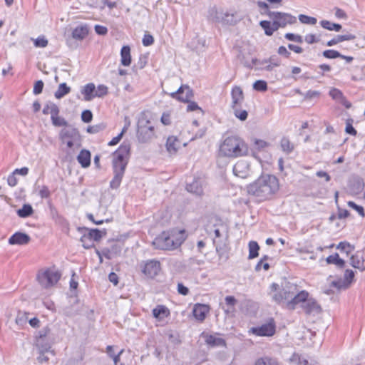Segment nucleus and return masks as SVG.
<instances>
[{"label":"nucleus","mask_w":365,"mask_h":365,"mask_svg":"<svg viewBox=\"0 0 365 365\" xmlns=\"http://www.w3.org/2000/svg\"><path fill=\"white\" fill-rule=\"evenodd\" d=\"M279 179L274 175L262 174L256 180L247 186V192L258 202L274 199L279 190Z\"/></svg>","instance_id":"1"},{"label":"nucleus","mask_w":365,"mask_h":365,"mask_svg":"<svg viewBox=\"0 0 365 365\" xmlns=\"http://www.w3.org/2000/svg\"><path fill=\"white\" fill-rule=\"evenodd\" d=\"M130 151V143L123 142L112 154V169L113 178L110 182V187L113 190L118 189L121 184L128 163Z\"/></svg>","instance_id":"2"},{"label":"nucleus","mask_w":365,"mask_h":365,"mask_svg":"<svg viewBox=\"0 0 365 365\" xmlns=\"http://www.w3.org/2000/svg\"><path fill=\"white\" fill-rule=\"evenodd\" d=\"M220 153L229 158H236L248 155L247 143L237 135H230L224 140L220 147Z\"/></svg>","instance_id":"3"},{"label":"nucleus","mask_w":365,"mask_h":365,"mask_svg":"<svg viewBox=\"0 0 365 365\" xmlns=\"http://www.w3.org/2000/svg\"><path fill=\"white\" fill-rule=\"evenodd\" d=\"M185 240L184 230H180L178 232H163L155 238L153 245L156 249L171 250L179 247Z\"/></svg>","instance_id":"4"},{"label":"nucleus","mask_w":365,"mask_h":365,"mask_svg":"<svg viewBox=\"0 0 365 365\" xmlns=\"http://www.w3.org/2000/svg\"><path fill=\"white\" fill-rule=\"evenodd\" d=\"M136 136L141 143H148L155 137V128L151 125L147 112L143 111L140 114Z\"/></svg>","instance_id":"5"},{"label":"nucleus","mask_w":365,"mask_h":365,"mask_svg":"<svg viewBox=\"0 0 365 365\" xmlns=\"http://www.w3.org/2000/svg\"><path fill=\"white\" fill-rule=\"evenodd\" d=\"M209 18L215 22L221 23L224 25H235L240 20L235 11H217L215 8L209 11Z\"/></svg>","instance_id":"6"},{"label":"nucleus","mask_w":365,"mask_h":365,"mask_svg":"<svg viewBox=\"0 0 365 365\" xmlns=\"http://www.w3.org/2000/svg\"><path fill=\"white\" fill-rule=\"evenodd\" d=\"M61 274L53 269H46L39 271L37 274V280L44 288H48L56 284L60 279Z\"/></svg>","instance_id":"7"},{"label":"nucleus","mask_w":365,"mask_h":365,"mask_svg":"<svg viewBox=\"0 0 365 365\" xmlns=\"http://www.w3.org/2000/svg\"><path fill=\"white\" fill-rule=\"evenodd\" d=\"M297 292V284L287 282L281 290L272 295V299L279 304L287 302Z\"/></svg>","instance_id":"8"},{"label":"nucleus","mask_w":365,"mask_h":365,"mask_svg":"<svg viewBox=\"0 0 365 365\" xmlns=\"http://www.w3.org/2000/svg\"><path fill=\"white\" fill-rule=\"evenodd\" d=\"M269 19L274 23V27L278 30L279 28H284L288 24H294L297 18L289 13L274 11L271 14Z\"/></svg>","instance_id":"9"},{"label":"nucleus","mask_w":365,"mask_h":365,"mask_svg":"<svg viewBox=\"0 0 365 365\" xmlns=\"http://www.w3.org/2000/svg\"><path fill=\"white\" fill-rule=\"evenodd\" d=\"M276 325L273 319L268 323L259 327H252L249 329V334H254L258 336H272L275 334Z\"/></svg>","instance_id":"10"},{"label":"nucleus","mask_w":365,"mask_h":365,"mask_svg":"<svg viewBox=\"0 0 365 365\" xmlns=\"http://www.w3.org/2000/svg\"><path fill=\"white\" fill-rule=\"evenodd\" d=\"M140 267L145 276L153 279L159 274L161 269V264L160 262L156 259H149L142 262Z\"/></svg>","instance_id":"11"},{"label":"nucleus","mask_w":365,"mask_h":365,"mask_svg":"<svg viewBox=\"0 0 365 365\" xmlns=\"http://www.w3.org/2000/svg\"><path fill=\"white\" fill-rule=\"evenodd\" d=\"M170 96L178 101L187 103L194 96L193 90L187 85H182L175 92H173Z\"/></svg>","instance_id":"12"},{"label":"nucleus","mask_w":365,"mask_h":365,"mask_svg":"<svg viewBox=\"0 0 365 365\" xmlns=\"http://www.w3.org/2000/svg\"><path fill=\"white\" fill-rule=\"evenodd\" d=\"M309 292L305 290L299 291L287 302V308L289 310L295 309L297 304H304L309 298Z\"/></svg>","instance_id":"13"},{"label":"nucleus","mask_w":365,"mask_h":365,"mask_svg":"<svg viewBox=\"0 0 365 365\" xmlns=\"http://www.w3.org/2000/svg\"><path fill=\"white\" fill-rule=\"evenodd\" d=\"M61 140H72L73 141H81V135L77 128L67 126L62 129L59 134Z\"/></svg>","instance_id":"14"},{"label":"nucleus","mask_w":365,"mask_h":365,"mask_svg":"<svg viewBox=\"0 0 365 365\" xmlns=\"http://www.w3.org/2000/svg\"><path fill=\"white\" fill-rule=\"evenodd\" d=\"M302 308L307 315H315L321 313L322 312L320 305L312 298H308L305 303L302 304Z\"/></svg>","instance_id":"15"},{"label":"nucleus","mask_w":365,"mask_h":365,"mask_svg":"<svg viewBox=\"0 0 365 365\" xmlns=\"http://www.w3.org/2000/svg\"><path fill=\"white\" fill-rule=\"evenodd\" d=\"M219 334L218 333L215 335L203 333L202 336L205 338L206 344L210 347H225L227 345L225 340L216 336Z\"/></svg>","instance_id":"16"},{"label":"nucleus","mask_w":365,"mask_h":365,"mask_svg":"<svg viewBox=\"0 0 365 365\" xmlns=\"http://www.w3.org/2000/svg\"><path fill=\"white\" fill-rule=\"evenodd\" d=\"M232 108L241 107L244 101V93L240 86H235L231 91Z\"/></svg>","instance_id":"17"},{"label":"nucleus","mask_w":365,"mask_h":365,"mask_svg":"<svg viewBox=\"0 0 365 365\" xmlns=\"http://www.w3.org/2000/svg\"><path fill=\"white\" fill-rule=\"evenodd\" d=\"M50 210H51V215L53 220H54V222L56 224L61 226L63 231L68 232L69 230L68 221L64 217H63L61 215H60L59 212H58V210L55 207L51 206Z\"/></svg>","instance_id":"18"},{"label":"nucleus","mask_w":365,"mask_h":365,"mask_svg":"<svg viewBox=\"0 0 365 365\" xmlns=\"http://www.w3.org/2000/svg\"><path fill=\"white\" fill-rule=\"evenodd\" d=\"M31 241V237L29 235L17 232L12 235L9 239V243L11 245H25L29 243Z\"/></svg>","instance_id":"19"},{"label":"nucleus","mask_w":365,"mask_h":365,"mask_svg":"<svg viewBox=\"0 0 365 365\" xmlns=\"http://www.w3.org/2000/svg\"><path fill=\"white\" fill-rule=\"evenodd\" d=\"M210 307L208 305L203 304H195L192 310L194 317L199 322H203L207 314L209 312Z\"/></svg>","instance_id":"20"},{"label":"nucleus","mask_w":365,"mask_h":365,"mask_svg":"<svg viewBox=\"0 0 365 365\" xmlns=\"http://www.w3.org/2000/svg\"><path fill=\"white\" fill-rule=\"evenodd\" d=\"M59 112L58 106H53L51 116L52 123L54 126H66V128L68 123L63 118L58 116Z\"/></svg>","instance_id":"21"},{"label":"nucleus","mask_w":365,"mask_h":365,"mask_svg":"<svg viewBox=\"0 0 365 365\" xmlns=\"http://www.w3.org/2000/svg\"><path fill=\"white\" fill-rule=\"evenodd\" d=\"M186 190L191 193L200 196L203 193L201 182L199 179L194 180L191 183H187Z\"/></svg>","instance_id":"22"},{"label":"nucleus","mask_w":365,"mask_h":365,"mask_svg":"<svg viewBox=\"0 0 365 365\" xmlns=\"http://www.w3.org/2000/svg\"><path fill=\"white\" fill-rule=\"evenodd\" d=\"M95 93L96 86L93 83L86 84L81 90V93L84 96V100L86 101H90L96 98Z\"/></svg>","instance_id":"23"},{"label":"nucleus","mask_w":365,"mask_h":365,"mask_svg":"<svg viewBox=\"0 0 365 365\" xmlns=\"http://www.w3.org/2000/svg\"><path fill=\"white\" fill-rule=\"evenodd\" d=\"M88 28L86 25L77 26L72 31V37L76 40L82 41L88 34Z\"/></svg>","instance_id":"24"},{"label":"nucleus","mask_w":365,"mask_h":365,"mask_svg":"<svg viewBox=\"0 0 365 365\" xmlns=\"http://www.w3.org/2000/svg\"><path fill=\"white\" fill-rule=\"evenodd\" d=\"M120 62L124 66H128L131 63L130 48L129 46H123L120 50Z\"/></svg>","instance_id":"25"},{"label":"nucleus","mask_w":365,"mask_h":365,"mask_svg":"<svg viewBox=\"0 0 365 365\" xmlns=\"http://www.w3.org/2000/svg\"><path fill=\"white\" fill-rule=\"evenodd\" d=\"M77 160L83 168H88L91 165V153L87 150H82Z\"/></svg>","instance_id":"26"},{"label":"nucleus","mask_w":365,"mask_h":365,"mask_svg":"<svg viewBox=\"0 0 365 365\" xmlns=\"http://www.w3.org/2000/svg\"><path fill=\"white\" fill-rule=\"evenodd\" d=\"M326 262L329 264H335L337 267L343 269L345 267V261L339 257L338 253L329 255L327 257Z\"/></svg>","instance_id":"27"},{"label":"nucleus","mask_w":365,"mask_h":365,"mask_svg":"<svg viewBox=\"0 0 365 365\" xmlns=\"http://www.w3.org/2000/svg\"><path fill=\"white\" fill-rule=\"evenodd\" d=\"M259 26L263 29L264 34L269 36H272L274 31H277V28L274 26V23H271L270 21H261Z\"/></svg>","instance_id":"28"},{"label":"nucleus","mask_w":365,"mask_h":365,"mask_svg":"<svg viewBox=\"0 0 365 365\" xmlns=\"http://www.w3.org/2000/svg\"><path fill=\"white\" fill-rule=\"evenodd\" d=\"M350 264L354 268L361 269V271L365 269L364 261L362 256L359 255H352L350 258Z\"/></svg>","instance_id":"29"},{"label":"nucleus","mask_w":365,"mask_h":365,"mask_svg":"<svg viewBox=\"0 0 365 365\" xmlns=\"http://www.w3.org/2000/svg\"><path fill=\"white\" fill-rule=\"evenodd\" d=\"M280 146L283 152L287 154L291 153L294 150V145L287 137H283L280 140Z\"/></svg>","instance_id":"30"},{"label":"nucleus","mask_w":365,"mask_h":365,"mask_svg":"<svg viewBox=\"0 0 365 365\" xmlns=\"http://www.w3.org/2000/svg\"><path fill=\"white\" fill-rule=\"evenodd\" d=\"M179 140L175 136H170L167 139L166 148L169 153H175L178 150L179 145Z\"/></svg>","instance_id":"31"},{"label":"nucleus","mask_w":365,"mask_h":365,"mask_svg":"<svg viewBox=\"0 0 365 365\" xmlns=\"http://www.w3.org/2000/svg\"><path fill=\"white\" fill-rule=\"evenodd\" d=\"M249 247V256L248 259H254L259 255V246L255 241H250L248 245Z\"/></svg>","instance_id":"32"},{"label":"nucleus","mask_w":365,"mask_h":365,"mask_svg":"<svg viewBox=\"0 0 365 365\" xmlns=\"http://www.w3.org/2000/svg\"><path fill=\"white\" fill-rule=\"evenodd\" d=\"M71 88L67 86L66 83H62L58 86L57 91L55 92L54 96L57 99L62 98L64 96L69 93Z\"/></svg>","instance_id":"33"},{"label":"nucleus","mask_w":365,"mask_h":365,"mask_svg":"<svg viewBox=\"0 0 365 365\" xmlns=\"http://www.w3.org/2000/svg\"><path fill=\"white\" fill-rule=\"evenodd\" d=\"M34 213L33 207L29 204H24L22 207L17 210V215L22 218L31 216Z\"/></svg>","instance_id":"34"},{"label":"nucleus","mask_w":365,"mask_h":365,"mask_svg":"<svg viewBox=\"0 0 365 365\" xmlns=\"http://www.w3.org/2000/svg\"><path fill=\"white\" fill-rule=\"evenodd\" d=\"M79 230H87L88 231V233H86L87 235V236L90 238V240L91 241H99L101 238H102V235H101V232L98 229H91V230H88L85 227L83 228H79L78 229Z\"/></svg>","instance_id":"35"},{"label":"nucleus","mask_w":365,"mask_h":365,"mask_svg":"<svg viewBox=\"0 0 365 365\" xmlns=\"http://www.w3.org/2000/svg\"><path fill=\"white\" fill-rule=\"evenodd\" d=\"M29 315L28 312L19 311L15 319L16 324L19 327L26 325L29 320Z\"/></svg>","instance_id":"36"},{"label":"nucleus","mask_w":365,"mask_h":365,"mask_svg":"<svg viewBox=\"0 0 365 365\" xmlns=\"http://www.w3.org/2000/svg\"><path fill=\"white\" fill-rule=\"evenodd\" d=\"M321 26L329 31H339L342 26L341 24L332 23L327 20H322L320 21Z\"/></svg>","instance_id":"37"},{"label":"nucleus","mask_w":365,"mask_h":365,"mask_svg":"<svg viewBox=\"0 0 365 365\" xmlns=\"http://www.w3.org/2000/svg\"><path fill=\"white\" fill-rule=\"evenodd\" d=\"M257 5L261 15H266L269 18L271 14L274 12L270 11L269 5L264 1H259L257 2Z\"/></svg>","instance_id":"38"},{"label":"nucleus","mask_w":365,"mask_h":365,"mask_svg":"<svg viewBox=\"0 0 365 365\" xmlns=\"http://www.w3.org/2000/svg\"><path fill=\"white\" fill-rule=\"evenodd\" d=\"M36 346L40 352L46 353L50 351L51 346L46 339H36Z\"/></svg>","instance_id":"39"},{"label":"nucleus","mask_w":365,"mask_h":365,"mask_svg":"<svg viewBox=\"0 0 365 365\" xmlns=\"http://www.w3.org/2000/svg\"><path fill=\"white\" fill-rule=\"evenodd\" d=\"M255 365H279V364L276 359L265 356L258 359Z\"/></svg>","instance_id":"40"},{"label":"nucleus","mask_w":365,"mask_h":365,"mask_svg":"<svg viewBox=\"0 0 365 365\" xmlns=\"http://www.w3.org/2000/svg\"><path fill=\"white\" fill-rule=\"evenodd\" d=\"M111 253L114 257H117L120 255L123 250V243L118 241H113L109 248Z\"/></svg>","instance_id":"41"},{"label":"nucleus","mask_w":365,"mask_h":365,"mask_svg":"<svg viewBox=\"0 0 365 365\" xmlns=\"http://www.w3.org/2000/svg\"><path fill=\"white\" fill-rule=\"evenodd\" d=\"M225 304L230 307L229 309L225 310L226 313H229L235 310V307L237 303V300L233 296H227L225 298Z\"/></svg>","instance_id":"42"},{"label":"nucleus","mask_w":365,"mask_h":365,"mask_svg":"<svg viewBox=\"0 0 365 365\" xmlns=\"http://www.w3.org/2000/svg\"><path fill=\"white\" fill-rule=\"evenodd\" d=\"M329 96L334 100L346 101V98L344 96L343 93L337 88H331L329 91Z\"/></svg>","instance_id":"43"},{"label":"nucleus","mask_w":365,"mask_h":365,"mask_svg":"<svg viewBox=\"0 0 365 365\" xmlns=\"http://www.w3.org/2000/svg\"><path fill=\"white\" fill-rule=\"evenodd\" d=\"M106 124L104 123H101L99 124H96L93 125H90L87 128V132L89 133H98L101 131H103L106 129Z\"/></svg>","instance_id":"44"},{"label":"nucleus","mask_w":365,"mask_h":365,"mask_svg":"<svg viewBox=\"0 0 365 365\" xmlns=\"http://www.w3.org/2000/svg\"><path fill=\"white\" fill-rule=\"evenodd\" d=\"M267 63H270L274 66L277 67L281 64V60L279 59V58L277 56L274 55V56H272L271 57H269L268 59H265L262 61H259L260 66H262Z\"/></svg>","instance_id":"45"},{"label":"nucleus","mask_w":365,"mask_h":365,"mask_svg":"<svg viewBox=\"0 0 365 365\" xmlns=\"http://www.w3.org/2000/svg\"><path fill=\"white\" fill-rule=\"evenodd\" d=\"M299 20L301 23L304 24L314 25L317 24V19L314 17L309 16L304 14H300L299 16Z\"/></svg>","instance_id":"46"},{"label":"nucleus","mask_w":365,"mask_h":365,"mask_svg":"<svg viewBox=\"0 0 365 365\" xmlns=\"http://www.w3.org/2000/svg\"><path fill=\"white\" fill-rule=\"evenodd\" d=\"M336 248L340 250L341 251L345 252L346 254H349L354 250V247L351 245L347 242H339Z\"/></svg>","instance_id":"47"},{"label":"nucleus","mask_w":365,"mask_h":365,"mask_svg":"<svg viewBox=\"0 0 365 365\" xmlns=\"http://www.w3.org/2000/svg\"><path fill=\"white\" fill-rule=\"evenodd\" d=\"M235 115L240 120L244 121L247 118L248 113L245 110H241V107L232 108Z\"/></svg>","instance_id":"48"},{"label":"nucleus","mask_w":365,"mask_h":365,"mask_svg":"<svg viewBox=\"0 0 365 365\" xmlns=\"http://www.w3.org/2000/svg\"><path fill=\"white\" fill-rule=\"evenodd\" d=\"M253 88L258 91H266L267 90V83L265 81L257 80L254 83Z\"/></svg>","instance_id":"49"},{"label":"nucleus","mask_w":365,"mask_h":365,"mask_svg":"<svg viewBox=\"0 0 365 365\" xmlns=\"http://www.w3.org/2000/svg\"><path fill=\"white\" fill-rule=\"evenodd\" d=\"M168 312V309L163 305H158L153 309V315L155 318H160Z\"/></svg>","instance_id":"50"},{"label":"nucleus","mask_w":365,"mask_h":365,"mask_svg":"<svg viewBox=\"0 0 365 365\" xmlns=\"http://www.w3.org/2000/svg\"><path fill=\"white\" fill-rule=\"evenodd\" d=\"M80 240L85 249H90L94 246L93 242L90 240L86 233L83 235Z\"/></svg>","instance_id":"51"},{"label":"nucleus","mask_w":365,"mask_h":365,"mask_svg":"<svg viewBox=\"0 0 365 365\" xmlns=\"http://www.w3.org/2000/svg\"><path fill=\"white\" fill-rule=\"evenodd\" d=\"M48 40L44 36H38L34 41V46L38 48H45L48 45Z\"/></svg>","instance_id":"52"},{"label":"nucleus","mask_w":365,"mask_h":365,"mask_svg":"<svg viewBox=\"0 0 365 365\" xmlns=\"http://www.w3.org/2000/svg\"><path fill=\"white\" fill-rule=\"evenodd\" d=\"M108 94V87L105 85H99L96 88V97L102 98Z\"/></svg>","instance_id":"53"},{"label":"nucleus","mask_w":365,"mask_h":365,"mask_svg":"<svg viewBox=\"0 0 365 365\" xmlns=\"http://www.w3.org/2000/svg\"><path fill=\"white\" fill-rule=\"evenodd\" d=\"M323 56L327 58H336L341 56V53L335 50H326L323 52Z\"/></svg>","instance_id":"54"},{"label":"nucleus","mask_w":365,"mask_h":365,"mask_svg":"<svg viewBox=\"0 0 365 365\" xmlns=\"http://www.w3.org/2000/svg\"><path fill=\"white\" fill-rule=\"evenodd\" d=\"M240 61L241 63H242L245 67L249 68H252L254 65H259V60H258L255 58H252L251 62H250V61L245 60V58L244 57H242V58L240 57Z\"/></svg>","instance_id":"55"},{"label":"nucleus","mask_w":365,"mask_h":365,"mask_svg":"<svg viewBox=\"0 0 365 365\" xmlns=\"http://www.w3.org/2000/svg\"><path fill=\"white\" fill-rule=\"evenodd\" d=\"M204 262L202 260L197 259L195 257H190L186 262V266L190 268H195L196 266H200Z\"/></svg>","instance_id":"56"},{"label":"nucleus","mask_w":365,"mask_h":365,"mask_svg":"<svg viewBox=\"0 0 365 365\" xmlns=\"http://www.w3.org/2000/svg\"><path fill=\"white\" fill-rule=\"evenodd\" d=\"M285 38L289 41H292L297 42L299 43H302L303 42L302 36L300 35H297L292 33H287L284 36Z\"/></svg>","instance_id":"57"},{"label":"nucleus","mask_w":365,"mask_h":365,"mask_svg":"<svg viewBox=\"0 0 365 365\" xmlns=\"http://www.w3.org/2000/svg\"><path fill=\"white\" fill-rule=\"evenodd\" d=\"M347 204H348L349 207L355 210L361 217H364L365 212H364V209L362 206L356 205L353 201H349Z\"/></svg>","instance_id":"58"},{"label":"nucleus","mask_w":365,"mask_h":365,"mask_svg":"<svg viewBox=\"0 0 365 365\" xmlns=\"http://www.w3.org/2000/svg\"><path fill=\"white\" fill-rule=\"evenodd\" d=\"M96 254L98 255H103V257L108 259H111L115 257L108 247L103 248L101 251L96 250Z\"/></svg>","instance_id":"59"},{"label":"nucleus","mask_w":365,"mask_h":365,"mask_svg":"<svg viewBox=\"0 0 365 365\" xmlns=\"http://www.w3.org/2000/svg\"><path fill=\"white\" fill-rule=\"evenodd\" d=\"M44 83L41 80L35 82L33 93L34 95H38L42 93Z\"/></svg>","instance_id":"60"},{"label":"nucleus","mask_w":365,"mask_h":365,"mask_svg":"<svg viewBox=\"0 0 365 365\" xmlns=\"http://www.w3.org/2000/svg\"><path fill=\"white\" fill-rule=\"evenodd\" d=\"M187 112H192L195 110H200L201 112H203L202 109L198 106L196 102L192 101L191 100L189 102H187Z\"/></svg>","instance_id":"61"},{"label":"nucleus","mask_w":365,"mask_h":365,"mask_svg":"<svg viewBox=\"0 0 365 365\" xmlns=\"http://www.w3.org/2000/svg\"><path fill=\"white\" fill-rule=\"evenodd\" d=\"M93 119V114L90 110H85L81 113V120L84 123H90Z\"/></svg>","instance_id":"62"},{"label":"nucleus","mask_w":365,"mask_h":365,"mask_svg":"<svg viewBox=\"0 0 365 365\" xmlns=\"http://www.w3.org/2000/svg\"><path fill=\"white\" fill-rule=\"evenodd\" d=\"M38 195L42 199H46L50 197L51 192L46 185H43L39 190Z\"/></svg>","instance_id":"63"},{"label":"nucleus","mask_w":365,"mask_h":365,"mask_svg":"<svg viewBox=\"0 0 365 365\" xmlns=\"http://www.w3.org/2000/svg\"><path fill=\"white\" fill-rule=\"evenodd\" d=\"M142 43L144 46H149L154 43V38L150 34H145L143 36Z\"/></svg>","instance_id":"64"}]
</instances>
